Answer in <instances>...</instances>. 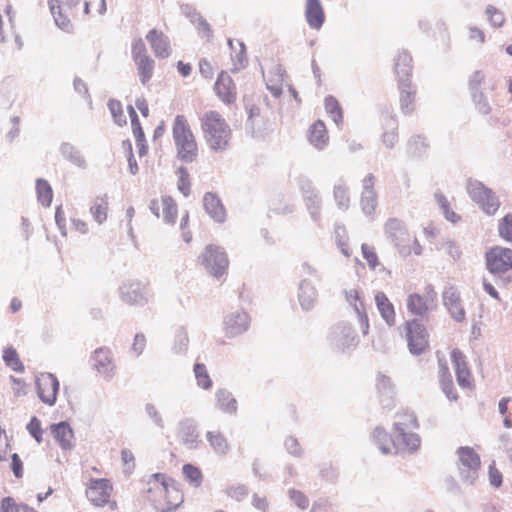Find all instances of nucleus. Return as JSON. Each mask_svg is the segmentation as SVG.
I'll return each mask as SVG.
<instances>
[{
    "mask_svg": "<svg viewBox=\"0 0 512 512\" xmlns=\"http://www.w3.org/2000/svg\"><path fill=\"white\" fill-rule=\"evenodd\" d=\"M201 128L210 149L217 152L227 148L231 129L217 111H208L201 118Z\"/></svg>",
    "mask_w": 512,
    "mask_h": 512,
    "instance_id": "f257e3e1",
    "label": "nucleus"
},
{
    "mask_svg": "<svg viewBox=\"0 0 512 512\" xmlns=\"http://www.w3.org/2000/svg\"><path fill=\"white\" fill-rule=\"evenodd\" d=\"M172 134L177 150V158L184 163L194 162L198 156V147L184 115L175 117Z\"/></svg>",
    "mask_w": 512,
    "mask_h": 512,
    "instance_id": "f03ea898",
    "label": "nucleus"
},
{
    "mask_svg": "<svg viewBox=\"0 0 512 512\" xmlns=\"http://www.w3.org/2000/svg\"><path fill=\"white\" fill-rule=\"evenodd\" d=\"M154 483V487H149L147 492L153 491L164 494L167 500L165 503L161 501H153V506L158 512H172L183 502L182 493L175 487L171 478L163 473H154L149 477L148 484Z\"/></svg>",
    "mask_w": 512,
    "mask_h": 512,
    "instance_id": "7ed1b4c3",
    "label": "nucleus"
},
{
    "mask_svg": "<svg viewBox=\"0 0 512 512\" xmlns=\"http://www.w3.org/2000/svg\"><path fill=\"white\" fill-rule=\"evenodd\" d=\"M458 457L457 469L460 479L467 485H473L481 468L480 456L469 446H461L456 450Z\"/></svg>",
    "mask_w": 512,
    "mask_h": 512,
    "instance_id": "20e7f679",
    "label": "nucleus"
},
{
    "mask_svg": "<svg viewBox=\"0 0 512 512\" xmlns=\"http://www.w3.org/2000/svg\"><path fill=\"white\" fill-rule=\"evenodd\" d=\"M327 340L333 351L341 353L358 345L355 330L349 323L344 321L338 322L330 328Z\"/></svg>",
    "mask_w": 512,
    "mask_h": 512,
    "instance_id": "39448f33",
    "label": "nucleus"
},
{
    "mask_svg": "<svg viewBox=\"0 0 512 512\" xmlns=\"http://www.w3.org/2000/svg\"><path fill=\"white\" fill-rule=\"evenodd\" d=\"M467 192L470 198L477 203L486 214L493 215L499 209L500 202L498 197L481 181L469 179L467 181Z\"/></svg>",
    "mask_w": 512,
    "mask_h": 512,
    "instance_id": "423d86ee",
    "label": "nucleus"
},
{
    "mask_svg": "<svg viewBox=\"0 0 512 512\" xmlns=\"http://www.w3.org/2000/svg\"><path fill=\"white\" fill-rule=\"evenodd\" d=\"M200 260L205 270L215 278L222 277L229 266L228 256L224 248L213 244L205 247Z\"/></svg>",
    "mask_w": 512,
    "mask_h": 512,
    "instance_id": "0eeeda50",
    "label": "nucleus"
},
{
    "mask_svg": "<svg viewBox=\"0 0 512 512\" xmlns=\"http://www.w3.org/2000/svg\"><path fill=\"white\" fill-rule=\"evenodd\" d=\"M297 183L302 193L306 209L308 210L312 221L317 226H320L322 198L318 190L315 188L312 181L307 177H299Z\"/></svg>",
    "mask_w": 512,
    "mask_h": 512,
    "instance_id": "6e6552de",
    "label": "nucleus"
},
{
    "mask_svg": "<svg viewBox=\"0 0 512 512\" xmlns=\"http://www.w3.org/2000/svg\"><path fill=\"white\" fill-rule=\"evenodd\" d=\"M406 340L412 355H421L429 346V334L419 319L405 323Z\"/></svg>",
    "mask_w": 512,
    "mask_h": 512,
    "instance_id": "1a4fd4ad",
    "label": "nucleus"
},
{
    "mask_svg": "<svg viewBox=\"0 0 512 512\" xmlns=\"http://www.w3.org/2000/svg\"><path fill=\"white\" fill-rule=\"evenodd\" d=\"M485 260L491 274H505L512 269V249L495 246L486 252Z\"/></svg>",
    "mask_w": 512,
    "mask_h": 512,
    "instance_id": "9d476101",
    "label": "nucleus"
},
{
    "mask_svg": "<svg viewBox=\"0 0 512 512\" xmlns=\"http://www.w3.org/2000/svg\"><path fill=\"white\" fill-rule=\"evenodd\" d=\"M384 228L387 237L394 243L399 253L409 255L411 253L409 245L411 237L403 221L397 218H390L385 223Z\"/></svg>",
    "mask_w": 512,
    "mask_h": 512,
    "instance_id": "9b49d317",
    "label": "nucleus"
},
{
    "mask_svg": "<svg viewBox=\"0 0 512 512\" xmlns=\"http://www.w3.org/2000/svg\"><path fill=\"white\" fill-rule=\"evenodd\" d=\"M250 327V316L244 310L232 311L224 316L223 330L227 338H235Z\"/></svg>",
    "mask_w": 512,
    "mask_h": 512,
    "instance_id": "f8f14e48",
    "label": "nucleus"
},
{
    "mask_svg": "<svg viewBox=\"0 0 512 512\" xmlns=\"http://www.w3.org/2000/svg\"><path fill=\"white\" fill-rule=\"evenodd\" d=\"M36 389L40 400L49 406H53L59 391V381L52 373H41L36 378Z\"/></svg>",
    "mask_w": 512,
    "mask_h": 512,
    "instance_id": "ddd939ff",
    "label": "nucleus"
},
{
    "mask_svg": "<svg viewBox=\"0 0 512 512\" xmlns=\"http://www.w3.org/2000/svg\"><path fill=\"white\" fill-rule=\"evenodd\" d=\"M120 298L129 305L144 306L148 302L147 288L139 281H127L119 287Z\"/></svg>",
    "mask_w": 512,
    "mask_h": 512,
    "instance_id": "4468645a",
    "label": "nucleus"
},
{
    "mask_svg": "<svg viewBox=\"0 0 512 512\" xmlns=\"http://www.w3.org/2000/svg\"><path fill=\"white\" fill-rule=\"evenodd\" d=\"M177 437L181 444L189 450H196L201 444L198 425L192 418H185L177 425Z\"/></svg>",
    "mask_w": 512,
    "mask_h": 512,
    "instance_id": "2eb2a0df",
    "label": "nucleus"
},
{
    "mask_svg": "<svg viewBox=\"0 0 512 512\" xmlns=\"http://www.w3.org/2000/svg\"><path fill=\"white\" fill-rule=\"evenodd\" d=\"M92 367L107 381H110L115 376L116 366L113 361L112 352L107 347L97 348L92 356Z\"/></svg>",
    "mask_w": 512,
    "mask_h": 512,
    "instance_id": "dca6fc26",
    "label": "nucleus"
},
{
    "mask_svg": "<svg viewBox=\"0 0 512 512\" xmlns=\"http://www.w3.org/2000/svg\"><path fill=\"white\" fill-rule=\"evenodd\" d=\"M393 439L392 446L397 451H406L409 453L416 452L421 445L420 436L412 432V429H392Z\"/></svg>",
    "mask_w": 512,
    "mask_h": 512,
    "instance_id": "f3484780",
    "label": "nucleus"
},
{
    "mask_svg": "<svg viewBox=\"0 0 512 512\" xmlns=\"http://www.w3.org/2000/svg\"><path fill=\"white\" fill-rule=\"evenodd\" d=\"M111 490L109 480L92 479L86 489V496L95 506H104L109 500Z\"/></svg>",
    "mask_w": 512,
    "mask_h": 512,
    "instance_id": "a211bd4d",
    "label": "nucleus"
},
{
    "mask_svg": "<svg viewBox=\"0 0 512 512\" xmlns=\"http://www.w3.org/2000/svg\"><path fill=\"white\" fill-rule=\"evenodd\" d=\"M375 177L373 174H368L362 181V193H361V209L363 213L370 216L374 213L378 201L377 193L374 190Z\"/></svg>",
    "mask_w": 512,
    "mask_h": 512,
    "instance_id": "6ab92c4d",
    "label": "nucleus"
},
{
    "mask_svg": "<svg viewBox=\"0 0 512 512\" xmlns=\"http://www.w3.org/2000/svg\"><path fill=\"white\" fill-rule=\"evenodd\" d=\"M378 400L383 409L390 410L395 405V392L391 379L379 373L376 378Z\"/></svg>",
    "mask_w": 512,
    "mask_h": 512,
    "instance_id": "aec40b11",
    "label": "nucleus"
},
{
    "mask_svg": "<svg viewBox=\"0 0 512 512\" xmlns=\"http://www.w3.org/2000/svg\"><path fill=\"white\" fill-rule=\"evenodd\" d=\"M443 304L455 321L462 322L465 319V311L461 306L460 295L456 287L448 286L445 288L443 291Z\"/></svg>",
    "mask_w": 512,
    "mask_h": 512,
    "instance_id": "412c9836",
    "label": "nucleus"
},
{
    "mask_svg": "<svg viewBox=\"0 0 512 512\" xmlns=\"http://www.w3.org/2000/svg\"><path fill=\"white\" fill-rule=\"evenodd\" d=\"M146 40L157 58L165 59L171 55L169 38L162 31L151 29L146 35Z\"/></svg>",
    "mask_w": 512,
    "mask_h": 512,
    "instance_id": "4be33fe9",
    "label": "nucleus"
},
{
    "mask_svg": "<svg viewBox=\"0 0 512 512\" xmlns=\"http://www.w3.org/2000/svg\"><path fill=\"white\" fill-rule=\"evenodd\" d=\"M214 90L216 95L227 104H230L236 100L235 85L231 76L222 71L215 82Z\"/></svg>",
    "mask_w": 512,
    "mask_h": 512,
    "instance_id": "5701e85b",
    "label": "nucleus"
},
{
    "mask_svg": "<svg viewBox=\"0 0 512 512\" xmlns=\"http://www.w3.org/2000/svg\"><path fill=\"white\" fill-rule=\"evenodd\" d=\"M203 206L206 213L217 223L226 220V210L217 194L207 192L203 197Z\"/></svg>",
    "mask_w": 512,
    "mask_h": 512,
    "instance_id": "b1692460",
    "label": "nucleus"
},
{
    "mask_svg": "<svg viewBox=\"0 0 512 512\" xmlns=\"http://www.w3.org/2000/svg\"><path fill=\"white\" fill-rule=\"evenodd\" d=\"M451 361L455 369L458 385L462 388L470 387L471 374L467 367L464 354L459 349H453L451 352Z\"/></svg>",
    "mask_w": 512,
    "mask_h": 512,
    "instance_id": "393cba45",
    "label": "nucleus"
},
{
    "mask_svg": "<svg viewBox=\"0 0 512 512\" xmlns=\"http://www.w3.org/2000/svg\"><path fill=\"white\" fill-rule=\"evenodd\" d=\"M297 297L301 308L310 311L316 305L318 292L309 280L303 279L299 283Z\"/></svg>",
    "mask_w": 512,
    "mask_h": 512,
    "instance_id": "a878e982",
    "label": "nucleus"
},
{
    "mask_svg": "<svg viewBox=\"0 0 512 512\" xmlns=\"http://www.w3.org/2000/svg\"><path fill=\"white\" fill-rule=\"evenodd\" d=\"M305 18L310 28L319 30L325 22V13L320 0H306Z\"/></svg>",
    "mask_w": 512,
    "mask_h": 512,
    "instance_id": "bb28decb",
    "label": "nucleus"
},
{
    "mask_svg": "<svg viewBox=\"0 0 512 512\" xmlns=\"http://www.w3.org/2000/svg\"><path fill=\"white\" fill-rule=\"evenodd\" d=\"M51 433L63 450H71L74 447L72 442L74 432L68 422L61 421L59 423L52 424Z\"/></svg>",
    "mask_w": 512,
    "mask_h": 512,
    "instance_id": "cd10ccee",
    "label": "nucleus"
},
{
    "mask_svg": "<svg viewBox=\"0 0 512 512\" xmlns=\"http://www.w3.org/2000/svg\"><path fill=\"white\" fill-rule=\"evenodd\" d=\"M216 406L222 412L235 415L237 413V401L233 394L226 388H220L215 392Z\"/></svg>",
    "mask_w": 512,
    "mask_h": 512,
    "instance_id": "c85d7f7f",
    "label": "nucleus"
},
{
    "mask_svg": "<svg viewBox=\"0 0 512 512\" xmlns=\"http://www.w3.org/2000/svg\"><path fill=\"white\" fill-rule=\"evenodd\" d=\"M376 307L388 326L395 324V310L391 301L388 299L384 292H378L375 295Z\"/></svg>",
    "mask_w": 512,
    "mask_h": 512,
    "instance_id": "c756f323",
    "label": "nucleus"
},
{
    "mask_svg": "<svg viewBox=\"0 0 512 512\" xmlns=\"http://www.w3.org/2000/svg\"><path fill=\"white\" fill-rule=\"evenodd\" d=\"M394 69L398 77V81L406 80L410 82L409 77L412 72V57L407 51L400 52L394 59Z\"/></svg>",
    "mask_w": 512,
    "mask_h": 512,
    "instance_id": "7c9ffc66",
    "label": "nucleus"
},
{
    "mask_svg": "<svg viewBox=\"0 0 512 512\" xmlns=\"http://www.w3.org/2000/svg\"><path fill=\"white\" fill-rule=\"evenodd\" d=\"M309 142L317 149H323L328 143L326 126L323 121H316L309 129Z\"/></svg>",
    "mask_w": 512,
    "mask_h": 512,
    "instance_id": "2f4dec72",
    "label": "nucleus"
},
{
    "mask_svg": "<svg viewBox=\"0 0 512 512\" xmlns=\"http://www.w3.org/2000/svg\"><path fill=\"white\" fill-rule=\"evenodd\" d=\"M206 439L217 455L225 456L229 452L230 445L228 440L220 431H208Z\"/></svg>",
    "mask_w": 512,
    "mask_h": 512,
    "instance_id": "473e14b6",
    "label": "nucleus"
},
{
    "mask_svg": "<svg viewBox=\"0 0 512 512\" xmlns=\"http://www.w3.org/2000/svg\"><path fill=\"white\" fill-rule=\"evenodd\" d=\"M429 144L421 135L412 136L407 143V153L412 158L421 159L428 153Z\"/></svg>",
    "mask_w": 512,
    "mask_h": 512,
    "instance_id": "72a5a7b5",
    "label": "nucleus"
},
{
    "mask_svg": "<svg viewBox=\"0 0 512 512\" xmlns=\"http://www.w3.org/2000/svg\"><path fill=\"white\" fill-rule=\"evenodd\" d=\"M60 152L62 156L73 165L85 169L87 167V163L80 150H78L74 145L64 142L60 146Z\"/></svg>",
    "mask_w": 512,
    "mask_h": 512,
    "instance_id": "f704fd0d",
    "label": "nucleus"
},
{
    "mask_svg": "<svg viewBox=\"0 0 512 512\" xmlns=\"http://www.w3.org/2000/svg\"><path fill=\"white\" fill-rule=\"evenodd\" d=\"M372 439L383 454L391 453L393 433L390 435L383 427L377 426L372 432Z\"/></svg>",
    "mask_w": 512,
    "mask_h": 512,
    "instance_id": "c9c22d12",
    "label": "nucleus"
},
{
    "mask_svg": "<svg viewBox=\"0 0 512 512\" xmlns=\"http://www.w3.org/2000/svg\"><path fill=\"white\" fill-rule=\"evenodd\" d=\"M399 89L401 110L403 113L408 114L413 111L415 92L411 90V83L402 79L399 82Z\"/></svg>",
    "mask_w": 512,
    "mask_h": 512,
    "instance_id": "e433bc0d",
    "label": "nucleus"
},
{
    "mask_svg": "<svg viewBox=\"0 0 512 512\" xmlns=\"http://www.w3.org/2000/svg\"><path fill=\"white\" fill-rule=\"evenodd\" d=\"M407 309L411 314L423 318L428 312L427 300L420 294H411L407 298Z\"/></svg>",
    "mask_w": 512,
    "mask_h": 512,
    "instance_id": "4c0bfd02",
    "label": "nucleus"
},
{
    "mask_svg": "<svg viewBox=\"0 0 512 512\" xmlns=\"http://www.w3.org/2000/svg\"><path fill=\"white\" fill-rule=\"evenodd\" d=\"M137 66V73L139 80L143 85H146L153 77L155 62L151 57H144L134 61Z\"/></svg>",
    "mask_w": 512,
    "mask_h": 512,
    "instance_id": "58836bf2",
    "label": "nucleus"
},
{
    "mask_svg": "<svg viewBox=\"0 0 512 512\" xmlns=\"http://www.w3.org/2000/svg\"><path fill=\"white\" fill-rule=\"evenodd\" d=\"M36 193L37 200L45 207H49L53 198V191L51 185L45 179L39 178L36 180Z\"/></svg>",
    "mask_w": 512,
    "mask_h": 512,
    "instance_id": "ea45409f",
    "label": "nucleus"
},
{
    "mask_svg": "<svg viewBox=\"0 0 512 512\" xmlns=\"http://www.w3.org/2000/svg\"><path fill=\"white\" fill-rule=\"evenodd\" d=\"M107 210L108 200L106 195L96 198L90 208L94 220L99 224H102L107 219Z\"/></svg>",
    "mask_w": 512,
    "mask_h": 512,
    "instance_id": "a19ab883",
    "label": "nucleus"
},
{
    "mask_svg": "<svg viewBox=\"0 0 512 512\" xmlns=\"http://www.w3.org/2000/svg\"><path fill=\"white\" fill-rule=\"evenodd\" d=\"M325 110L330 115L334 123L339 126L343 121V112L337 99L331 95L325 97Z\"/></svg>",
    "mask_w": 512,
    "mask_h": 512,
    "instance_id": "79ce46f5",
    "label": "nucleus"
},
{
    "mask_svg": "<svg viewBox=\"0 0 512 512\" xmlns=\"http://www.w3.org/2000/svg\"><path fill=\"white\" fill-rule=\"evenodd\" d=\"M397 420L393 423V429H417L419 423L414 412L405 411L396 415Z\"/></svg>",
    "mask_w": 512,
    "mask_h": 512,
    "instance_id": "37998d69",
    "label": "nucleus"
},
{
    "mask_svg": "<svg viewBox=\"0 0 512 512\" xmlns=\"http://www.w3.org/2000/svg\"><path fill=\"white\" fill-rule=\"evenodd\" d=\"M3 361L6 366L11 368L13 371L17 373H22L24 371V365L21 362L19 355L15 348L7 347L3 350Z\"/></svg>",
    "mask_w": 512,
    "mask_h": 512,
    "instance_id": "c03bdc74",
    "label": "nucleus"
},
{
    "mask_svg": "<svg viewBox=\"0 0 512 512\" xmlns=\"http://www.w3.org/2000/svg\"><path fill=\"white\" fill-rule=\"evenodd\" d=\"M194 375L197 381V385L204 389L208 390L212 387V380L208 374L207 368L202 363H195L194 364Z\"/></svg>",
    "mask_w": 512,
    "mask_h": 512,
    "instance_id": "a18cd8bd",
    "label": "nucleus"
},
{
    "mask_svg": "<svg viewBox=\"0 0 512 512\" xmlns=\"http://www.w3.org/2000/svg\"><path fill=\"white\" fill-rule=\"evenodd\" d=\"M334 199L339 209L347 210L350 203L348 189L343 183H337L333 189Z\"/></svg>",
    "mask_w": 512,
    "mask_h": 512,
    "instance_id": "49530a36",
    "label": "nucleus"
},
{
    "mask_svg": "<svg viewBox=\"0 0 512 512\" xmlns=\"http://www.w3.org/2000/svg\"><path fill=\"white\" fill-rule=\"evenodd\" d=\"M163 217L168 224H174L177 217V204L170 196L162 198Z\"/></svg>",
    "mask_w": 512,
    "mask_h": 512,
    "instance_id": "de8ad7c7",
    "label": "nucleus"
},
{
    "mask_svg": "<svg viewBox=\"0 0 512 512\" xmlns=\"http://www.w3.org/2000/svg\"><path fill=\"white\" fill-rule=\"evenodd\" d=\"M387 125L391 128V130H387L382 134V141L387 148L392 149L398 142L396 119L391 116Z\"/></svg>",
    "mask_w": 512,
    "mask_h": 512,
    "instance_id": "09e8293b",
    "label": "nucleus"
},
{
    "mask_svg": "<svg viewBox=\"0 0 512 512\" xmlns=\"http://www.w3.org/2000/svg\"><path fill=\"white\" fill-rule=\"evenodd\" d=\"M184 477L195 487H199L202 483V472L193 464H184L182 467Z\"/></svg>",
    "mask_w": 512,
    "mask_h": 512,
    "instance_id": "8fccbe9b",
    "label": "nucleus"
},
{
    "mask_svg": "<svg viewBox=\"0 0 512 512\" xmlns=\"http://www.w3.org/2000/svg\"><path fill=\"white\" fill-rule=\"evenodd\" d=\"M334 233H335V239H336L337 246L341 249V252L343 255H345L346 257H349L350 251L348 249V244H347L348 237H347V231H346L345 226L342 224H336Z\"/></svg>",
    "mask_w": 512,
    "mask_h": 512,
    "instance_id": "3c124183",
    "label": "nucleus"
},
{
    "mask_svg": "<svg viewBox=\"0 0 512 512\" xmlns=\"http://www.w3.org/2000/svg\"><path fill=\"white\" fill-rule=\"evenodd\" d=\"M189 337L184 327H179L175 333L173 350L176 353H184L188 349Z\"/></svg>",
    "mask_w": 512,
    "mask_h": 512,
    "instance_id": "603ef678",
    "label": "nucleus"
},
{
    "mask_svg": "<svg viewBox=\"0 0 512 512\" xmlns=\"http://www.w3.org/2000/svg\"><path fill=\"white\" fill-rule=\"evenodd\" d=\"M50 10L54 17L55 24L63 31L69 32L71 28L70 20L64 16L60 10V7H55L52 1H49Z\"/></svg>",
    "mask_w": 512,
    "mask_h": 512,
    "instance_id": "864d4df0",
    "label": "nucleus"
},
{
    "mask_svg": "<svg viewBox=\"0 0 512 512\" xmlns=\"http://www.w3.org/2000/svg\"><path fill=\"white\" fill-rule=\"evenodd\" d=\"M178 179V190L185 196H189L191 183L189 180V173L186 167L180 166L177 169Z\"/></svg>",
    "mask_w": 512,
    "mask_h": 512,
    "instance_id": "5fc2aeb1",
    "label": "nucleus"
},
{
    "mask_svg": "<svg viewBox=\"0 0 512 512\" xmlns=\"http://www.w3.org/2000/svg\"><path fill=\"white\" fill-rule=\"evenodd\" d=\"M471 97L479 113H481L482 115H488L491 112V106L488 102L487 97L484 95L482 91L472 93Z\"/></svg>",
    "mask_w": 512,
    "mask_h": 512,
    "instance_id": "6e6d98bb",
    "label": "nucleus"
},
{
    "mask_svg": "<svg viewBox=\"0 0 512 512\" xmlns=\"http://www.w3.org/2000/svg\"><path fill=\"white\" fill-rule=\"evenodd\" d=\"M107 106L116 124L121 125L122 123H126V118L123 114V108L120 101L110 99Z\"/></svg>",
    "mask_w": 512,
    "mask_h": 512,
    "instance_id": "4d7b16f0",
    "label": "nucleus"
},
{
    "mask_svg": "<svg viewBox=\"0 0 512 512\" xmlns=\"http://www.w3.org/2000/svg\"><path fill=\"white\" fill-rule=\"evenodd\" d=\"M498 230L504 240L512 242V214H507L502 218Z\"/></svg>",
    "mask_w": 512,
    "mask_h": 512,
    "instance_id": "13d9d810",
    "label": "nucleus"
},
{
    "mask_svg": "<svg viewBox=\"0 0 512 512\" xmlns=\"http://www.w3.org/2000/svg\"><path fill=\"white\" fill-rule=\"evenodd\" d=\"M486 15L488 17L489 22L494 27H501L505 22L504 13L498 10L496 7L492 5H488L486 7Z\"/></svg>",
    "mask_w": 512,
    "mask_h": 512,
    "instance_id": "bf43d9fd",
    "label": "nucleus"
},
{
    "mask_svg": "<svg viewBox=\"0 0 512 512\" xmlns=\"http://www.w3.org/2000/svg\"><path fill=\"white\" fill-rule=\"evenodd\" d=\"M248 493L247 486L243 484L232 485L226 489V494L238 502L243 501L248 496Z\"/></svg>",
    "mask_w": 512,
    "mask_h": 512,
    "instance_id": "052dcab7",
    "label": "nucleus"
},
{
    "mask_svg": "<svg viewBox=\"0 0 512 512\" xmlns=\"http://www.w3.org/2000/svg\"><path fill=\"white\" fill-rule=\"evenodd\" d=\"M26 429L38 443L42 441L43 430L41 428V421L36 416L30 419Z\"/></svg>",
    "mask_w": 512,
    "mask_h": 512,
    "instance_id": "680f3d73",
    "label": "nucleus"
},
{
    "mask_svg": "<svg viewBox=\"0 0 512 512\" xmlns=\"http://www.w3.org/2000/svg\"><path fill=\"white\" fill-rule=\"evenodd\" d=\"M289 498L293 501V503L300 509L305 510L309 506L308 497L301 491L296 489H289L288 491Z\"/></svg>",
    "mask_w": 512,
    "mask_h": 512,
    "instance_id": "e2e57ef3",
    "label": "nucleus"
},
{
    "mask_svg": "<svg viewBox=\"0 0 512 512\" xmlns=\"http://www.w3.org/2000/svg\"><path fill=\"white\" fill-rule=\"evenodd\" d=\"M488 480L492 487L499 488L503 483V475L496 468L495 461H493L488 467Z\"/></svg>",
    "mask_w": 512,
    "mask_h": 512,
    "instance_id": "0e129e2a",
    "label": "nucleus"
},
{
    "mask_svg": "<svg viewBox=\"0 0 512 512\" xmlns=\"http://www.w3.org/2000/svg\"><path fill=\"white\" fill-rule=\"evenodd\" d=\"M131 53L134 61L144 59V57H150L147 54L145 43L141 38L135 39L133 41Z\"/></svg>",
    "mask_w": 512,
    "mask_h": 512,
    "instance_id": "69168bd1",
    "label": "nucleus"
},
{
    "mask_svg": "<svg viewBox=\"0 0 512 512\" xmlns=\"http://www.w3.org/2000/svg\"><path fill=\"white\" fill-rule=\"evenodd\" d=\"M363 258L368 262L371 269H375L378 265V257L373 247L366 243L361 246Z\"/></svg>",
    "mask_w": 512,
    "mask_h": 512,
    "instance_id": "338daca9",
    "label": "nucleus"
},
{
    "mask_svg": "<svg viewBox=\"0 0 512 512\" xmlns=\"http://www.w3.org/2000/svg\"><path fill=\"white\" fill-rule=\"evenodd\" d=\"M484 80H485V75L482 71L477 70V71L473 72V74L469 78V83H468L470 93L472 94V93L482 91L481 84L484 82Z\"/></svg>",
    "mask_w": 512,
    "mask_h": 512,
    "instance_id": "774afa93",
    "label": "nucleus"
}]
</instances>
